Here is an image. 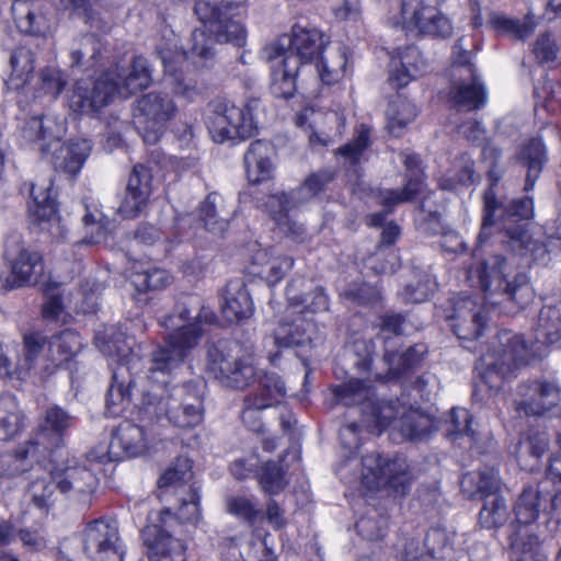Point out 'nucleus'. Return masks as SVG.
<instances>
[{"mask_svg":"<svg viewBox=\"0 0 561 561\" xmlns=\"http://www.w3.org/2000/svg\"><path fill=\"white\" fill-rule=\"evenodd\" d=\"M216 321V314L203 305L198 296H186L178 301L173 313L163 317L160 324L170 332L164 345L151 354L149 378L156 373L169 375L178 368L195 348L205 330L204 324Z\"/></svg>","mask_w":561,"mask_h":561,"instance_id":"1","label":"nucleus"},{"mask_svg":"<svg viewBox=\"0 0 561 561\" xmlns=\"http://www.w3.org/2000/svg\"><path fill=\"white\" fill-rule=\"evenodd\" d=\"M131 340L113 328L95 336L100 351L113 358L112 383L106 394V412L111 416L121 415L129 405L134 374L140 367V358L131 350Z\"/></svg>","mask_w":561,"mask_h":561,"instance_id":"2","label":"nucleus"},{"mask_svg":"<svg viewBox=\"0 0 561 561\" xmlns=\"http://www.w3.org/2000/svg\"><path fill=\"white\" fill-rule=\"evenodd\" d=\"M336 400L344 405L359 404L363 417L359 424L352 422L342 427L340 436L346 440L348 436H355L362 427L371 434H380L381 431L398 421L407 411L398 401H383L375 399L374 390L362 380L355 379L332 388Z\"/></svg>","mask_w":561,"mask_h":561,"instance_id":"3","label":"nucleus"},{"mask_svg":"<svg viewBox=\"0 0 561 561\" xmlns=\"http://www.w3.org/2000/svg\"><path fill=\"white\" fill-rule=\"evenodd\" d=\"M535 355L531 346H528L524 337L511 331H503L497 335L493 350L483 354L479 367L483 369L481 381L476 386L474 396L482 387L489 390H497L502 379L514 369L525 365Z\"/></svg>","mask_w":561,"mask_h":561,"instance_id":"4","label":"nucleus"},{"mask_svg":"<svg viewBox=\"0 0 561 561\" xmlns=\"http://www.w3.org/2000/svg\"><path fill=\"white\" fill-rule=\"evenodd\" d=\"M506 260L500 255L484 261L478 270L479 284L484 299L491 305L504 300L524 307L534 298L533 288L526 274L519 273L513 282L506 279Z\"/></svg>","mask_w":561,"mask_h":561,"instance_id":"5","label":"nucleus"},{"mask_svg":"<svg viewBox=\"0 0 561 561\" xmlns=\"http://www.w3.org/2000/svg\"><path fill=\"white\" fill-rule=\"evenodd\" d=\"M394 24L405 32L437 38L449 37L454 31L450 19L431 0H401Z\"/></svg>","mask_w":561,"mask_h":561,"instance_id":"6","label":"nucleus"},{"mask_svg":"<svg viewBox=\"0 0 561 561\" xmlns=\"http://www.w3.org/2000/svg\"><path fill=\"white\" fill-rule=\"evenodd\" d=\"M208 369L222 386L236 390L253 385L261 371L252 355L233 354L232 350L220 345L209 348Z\"/></svg>","mask_w":561,"mask_h":561,"instance_id":"7","label":"nucleus"},{"mask_svg":"<svg viewBox=\"0 0 561 561\" xmlns=\"http://www.w3.org/2000/svg\"><path fill=\"white\" fill-rule=\"evenodd\" d=\"M259 106L257 99L250 100L243 107L230 102L218 103L209 122V131L215 141L251 137L256 129L253 112Z\"/></svg>","mask_w":561,"mask_h":561,"instance_id":"8","label":"nucleus"},{"mask_svg":"<svg viewBox=\"0 0 561 561\" xmlns=\"http://www.w3.org/2000/svg\"><path fill=\"white\" fill-rule=\"evenodd\" d=\"M362 463V483L370 491L389 488L404 494L412 481L410 467L402 457L385 460L371 453L363 457Z\"/></svg>","mask_w":561,"mask_h":561,"instance_id":"9","label":"nucleus"},{"mask_svg":"<svg viewBox=\"0 0 561 561\" xmlns=\"http://www.w3.org/2000/svg\"><path fill=\"white\" fill-rule=\"evenodd\" d=\"M554 511L561 503V474L549 470L537 486H527L519 495L515 505V516L518 526L526 527L534 523L541 511Z\"/></svg>","mask_w":561,"mask_h":561,"instance_id":"10","label":"nucleus"},{"mask_svg":"<svg viewBox=\"0 0 561 561\" xmlns=\"http://www.w3.org/2000/svg\"><path fill=\"white\" fill-rule=\"evenodd\" d=\"M176 105L165 93L149 92L137 100L135 117L144 141L157 144L165 124L174 117Z\"/></svg>","mask_w":561,"mask_h":561,"instance_id":"11","label":"nucleus"},{"mask_svg":"<svg viewBox=\"0 0 561 561\" xmlns=\"http://www.w3.org/2000/svg\"><path fill=\"white\" fill-rule=\"evenodd\" d=\"M173 516L170 508L159 512L156 522L142 530L150 561H185L186 546L172 533Z\"/></svg>","mask_w":561,"mask_h":561,"instance_id":"12","label":"nucleus"},{"mask_svg":"<svg viewBox=\"0 0 561 561\" xmlns=\"http://www.w3.org/2000/svg\"><path fill=\"white\" fill-rule=\"evenodd\" d=\"M323 47V35L318 30H307L295 25L291 37L283 36L277 42L266 45L262 54L267 61L284 56H294L297 58L299 66L318 59Z\"/></svg>","mask_w":561,"mask_h":561,"instance_id":"13","label":"nucleus"},{"mask_svg":"<svg viewBox=\"0 0 561 561\" xmlns=\"http://www.w3.org/2000/svg\"><path fill=\"white\" fill-rule=\"evenodd\" d=\"M313 197L309 186L302 182L290 193L278 192L268 195L264 207L280 233L294 240H302L306 234L305 227L295 221L288 213L291 208L308 203Z\"/></svg>","mask_w":561,"mask_h":561,"instance_id":"14","label":"nucleus"},{"mask_svg":"<svg viewBox=\"0 0 561 561\" xmlns=\"http://www.w3.org/2000/svg\"><path fill=\"white\" fill-rule=\"evenodd\" d=\"M157 54L164 67V82L175 95L192 101L202 93V85L192 75L184 71L187 55L178 48L175 41L158 45Z\"/></svg>","mask_w":561,"mask_h":561,"instance_id":"15","label":"nucleus"},{"mask_svg":"<svg viewBox=\"0 0 561 561\" xmlns=\"http://www.w3.org/2000/svg\"><path fill=\"white\" fill-rule=\"evenodd\" d=\"M454 75H458L459 80L453 82L448 94L449 102L465 111H473L483 106L486 102V94L474 73V67L470 62L467 51L460 53L455 58Z\"/></svg>","mask_w":561,"mask_h":561,"instance_id":"16","label":"nucleus"},{"mask_svg":"<svg viewBox=\"0 0 561 561\" xmlns=\"http://www.w3.org/2000/svg\"><path fill=\"white\" fill-rule=\"evenodd\" d=\"M83 549L92 561H122L117 526L103 518L89 523L83 533Z\"/></svg>","mask_w":561,"mask_h":561,"instance_id":"17","label":"nucleus"},{"mask_svg":"<svg viewBox=\"0 0 561 561\" xmlns=\"http://www.w3.org/2000/svg\"><path fill=\"white\" fill-rule=\"evenodd\" d=\"M117 83L103 75L95 81L79 80L70 95L69 107L78 114H92L106 106L116 94Z\"/></svg>","mask_w":561,"mask_h":561,"instance_id":"18","label":"nucleus"},{"mask_svg":"<svg viewBox=\"0 0 561 561\" xmlns=\"http://www.w3.org/2000/svg\"><path fill=\"white\" fill-rule=\"evenodd\" d=\"M516 410L528 416H542L561 407V387L554 380L537 379L519 387Z\"/></svg>","mask_w":561,"mask_h":561,"instance_id":"19","label":"nucleus"},{"mask_svg":"<svg viewBox=\"0 0 561 561\" xmlns=\"http://www.w3.org/2000/svg\"><path fill=\"white\" fill-rule=\"evenodd\" d=\"M446 319L459 339L474 340L484 329L485 307L471 297H457L453 299L451 309Z\"/></svg>","mask_w":561,"mask_h":561,"instance_id":"20","label":"nucleus"},{"mask_svg":"<svg viewBox=\"0 0 561 561\" xmlns=\"http://www.w3.org/2000/svg\"><path fill=\"white\" fill-rule=\"evenodd\" d=\"M151 442V434L141 425L129 421L122 422L112 435L106 458L117 461L144 455Z\"/></svg>","mask_w":561,"mask_h":561,"instance_id":"21","label":"nucleus"},{"mask_svg":"<svg viewBox=\"0 0 561 561\" xmlns=\"http://www.w3.org/2000/svg\"><path fill=\"white\" fill-rule=\"evenodd\" d=\"M50 479L61 493L78 500H84L91 495L99 483L93 470L78 462L55 468L50 472Z\"/></svg>","mask_w":561,"mask_h":561,"instance_id":"22","label":"nucleus"},{"mask_svg":"<svg viewBox=\"0 0 561 561\" xmlns=\"http://www.w3.org/2000/svg\"><path fill=\"white\" fill-rule=\"evenodd\" d=\"M51 187V179H42L31 185L32 204L30 205V211L36 220L47 224L45 229L53 237L65 238L66 229L57 214Z\"/></svg>","mask_w":561,"mask_h":561,"instance_id":"23","label":"nucleus"},{"mask_svg":"<svg viewBox=\"0 0 561 561\" xmlns=\"http://www.w3.org/2000/svg\"><path fill=\"white\" fill-rule=\"evenodd\" d=\"M75 417L58 405L49 407L38 425V431L32 439L43 454L51 451L65 443V436L73 425Z\"/></svg>","mask_w":561,"mask_h":561,"instance_id":"24","label":"nucleus"},{"mask_svg":"<svg viewBox=\"0 0 561 561\" xmlns=\"http://www.w3.org/2000/svg\"><path fill=\"white\" fill-rule=\"evenodd\" d=\"M427 68V62L417 47L398 48L391 57L388 81L394 89H401L425 73Z\"/></svg>","mask_w":561,"mask_h":561,"instance_id":"25","label":"nucleus"},{"mask_svg":"<svg viewBox=\"0 0 561 561\" xmlns=\"http://www.w3.org/2000/svg\"><path fill=\"white\" fill-rule=\"evenodd\" d=\"M276 150L266 140L252 141L243 157L247 179L252 184H260L273 178Z\"/></svg>","mask_w":561,"mask_h":561,"instance_id":"26","label":"nucleus"},{"mask_svg":"<svg viewBox=\"0 0 561 561\" xmlns=\"http://www.w3.org/2000/svg\"><path fill=\"white\" fill-rule=\"evenodd\" d=\"M4 256L10 262L14 276L12 286L30 284L43 271L41 255L37 252H30L22 248L18 237L7 241Z\"/></svg>","mask_w":561,"mask_h":561,"instance_id":"27","label":"nucleus"},{"mask_svg":"<svg viewBox=\"0 0 561 561\" xmlns=\"http://www.w3.org/2000/svg\"><path fill=\"white\" fill-rule=\"evenodd\" d=\"M105 75H110V79L117 83L116 93L124 98L147 88L151 81L148 61L141 56L135 57L128 69L116 66Z\"/></svg>","mask_w":561,"mask_h":561,"instance_id":"28","label":"nucleus"},{"mask_svg":"<svg viewBox=\"0 0 561 561\" xmlns=\"http://www.w3.org/2000/svg\"><path fill=\"white\" fill-rule=\"evenodd\" d=\"M294 265V259L275 249L259 250L253 256V273L270 286L280 282Z\"/></svg>","mask_w":561,"mask_h":561,"instance_id":"29","label":"nucleus"},{"mask_svg":"<svg viewBox=\"0 0 561 561\" xmlns=\"http://www.w3.org/2000/svg\"><path fill=\"white\" fill-rule=\"evenodd\" d=\"M221 312L229 322L248 319L253 313V302L241 279L230 280L224 291Z\"/></svg>","mask_w":561,"mask_h":561,"instance_id":"30","label":"nucleus"},{"mask_svg":"<svg viewBox=\"0 0 561 561\" xmlns=\"http://www.w3.org/2000/svg\"><path fill=\"white\" fill-rule=\"evenodd\" d=\"M44 456L32 440L19 446L14 451L0 453V476L13 478L31 470Z\"/></svg>","mask_w":561,"mask_h":561,"instance_id":"31","label":"nucleus"},{"mask_svg":"<svg viewBox=\"0 0 561 561\" xmlns=\"http://www.w3.org/2000/svg\"><path fill=\"white\" fill-rule=\"evenodd\" d=\"M255 381L256 389L247 394L250 404L267 409L279 404L285 399L286 387L277 374L261 370Z\"/></svg>","mask_w":561,"mask_h":561,"instance_id":"32","label":"nucleus"},{"mask_svg":"<svg viewBox=\"0 0 561 561\" xmlns=\"http://www.w3.org/2000/svg\"><path fill=\"white\" fill-rule=\"evenodd\" d=\"M508 539L512 561H547L538 535L527 527L517 526Z\"/></svg>","mask_w":561,"mask_h":561,"instance_id":"33","label":"nucleus"},{"mask_svg":"<svg viewBox=\"0 0 561 561\" xmlns=\"http://www.w3.org/2000/svg\"><path fill=\"white\" fill-rule=\"evenodd\" d=\"M488 23L501 35L508 36L514 41H525L535 32L538 19L530 12L523 20L511 18L502 12H491Z\"/></svg>","mask_w":561,"mask_h":561,"instance_id":"34","label":"nucleus"},{"mask_svg":"<svg viewBox=\"0 0 561 561\" xmlns=\"http://www.w3.org/2000/svg\"><path fill=\"white\" fill-rule=\"evenodd\" d=\"M274 61L271 91L276 98L289 99L296 92L298 60L294 56H284Z\"/></svg>","mask_w":561,"mask_h":561,"instance_id":"35","label":"nucleus"},{"mask_svg":"<svg viewBox=\"0 0 561 561\" xmlns=\"http://www.w3.org/2000/svg\"><path fill=\"white\" fill-rule=\"evenodd\" d=\"M91 145L85 139L60 145L55 149L53 164L70 175H76L89 157Z\"/></svg>","mask_w":561,"mask_h":561,"instance_id":"36","label":"nucleus"},{"mask_svg":"<svg viewBox=\"0 0 561 561\" xmlns=\"http://www.w3.org/2000/svg\"><path fill=\"white\" fill-rule=\"evenodd\" d=\"M502 243L519 255L529 254L535 261L543 260L548 253L546 245L534 240L522 226H505Z\"/></svg>","mask_w":561,"mask_h":561,"instance_id":"37","label":"nucleus"},{"mask_svg":"<svg viewBox=\"0 0 561 561\" xmlns=\"http://www.w3.org/2000/svg\"><path fill=\"white\" fill-rule=\"evenodd\" d=\"M286 295L289 302V308L293 309V313L296 312L295 309L301 307L298 312L301 314V318L306 320V322L309 321L311 323L309 316L324 312L329 309V299L321 288H316L305 296H300L298 294L296 283L293 282L287 286Z\"/></svg>","mask_w":561,"mask_h":561,"instance_id":"38","label":"nucleus"},{"mask_svg":"<svg viewBox=\"0 0 561 561\" xmlns=\"http://www.w3.org/2000/svg\"><path fill=\"white\" fill-rule=\"evenodd\" d=\"M517 159L523 167L527 168L525 190L529 191L534 187L546 162V151L541 140L533 138L522 146Z\"/></svg>","mask_w":561,"mask_h":561,"instance_id":"39","label":"nucleus"},{"mask_svg":"<svg viewBox=\"0 0 561 561\" xmlns=\"http://www.w3.org/2000/svg\"><path fill=\"white\" fill-rule=\"evenodd\" d=\"M478 515V525L488 530L503 527L510 519L511 512L506 500L502 495L484 497Z\"/></svg>","mask_w":561,"mask_h":561,"instance_id":"40","label":"nucleus"},{"mask_svg":"<svg viewBox=\"0 0 561 561\" xmlns=\"http://www.w3.org/2000/svg\"><path fill=\"white\" fill-rule=\"evenodd\" d=\"M11 11L15 25L21 33L44 35L49 28L46 18L32 10L25 0L14 1Z\"/></svg>","mask_w":561,"mask_h":561,"instance_id":"41","label":"nucleus"},{"mask_svg":"<svg viewBox=\"0 0 561 561\" xmlns=\"http://www.w3.org/2000/svg\"><path fill=\"white\" fill-rule=\"evenodd\" d=\"M425 354V347L423 345H415L409 347L404 353L397 354L390 351L388 346L385 350L383 360L388 366V373L385 379L392 380L399 378L408 369L413 368L417 365Z\"/></svg>","mask_w":561,"mask_h":561,"instance_id":"42","label":"nucleus"},{"mask_svg":"<svg viewBox=\"0 0 561 561\" xmlns=\"http://www.w3.org/2000/svg\"><path fill=\"white\" fill-rule=\"evenodd\" d=\"M312 323L301 317L296 318L293 322H282L275 330L274 340L278 346L295 347L310 343L311 339L308 331Z\"/></svg>","mask_w":561,"mask_h":561,"instance_id":"43","label":"nucleus"},{"mask_svg":"<svg viewBox=\"0 0 561 561\" xmlns=\"http://www.w3.org/2000/svg\"><path fill=\"white\" fill-rule=\"evenodd\" d=\"M416 115V106L411 101L401 95L396 96L390 101L386 112L389 131L397 137L400 136L402 130L414 121Z\"/></svg>","mask_w":561,"mask_h":561,"instance_id":"44","label":"nucleus"},{"mask_svg":"<svg viewBox=\"0 0 561 561\" xmlns=\"http://www.w3.org/2000/svg\"><path fill=\"white\" fill-rule=\"evenodd\" d=\"M206 382L202 378L186 381L172 388L171 392L164 398V401L175 403V408L188 405L193 410L204 408V394Z\"/></svg>","mask_w":561,"mask_h":561,"instance_id":"45","label":"nucleus"},{"mask_svg":"<svg viewBox=\"0 0 561 561\" xmlns=\"http://www.w3.org/2000/svg\"><path fill=\"white\" fill-rule=\"evenodd\" d=\"M224 203L219 194L210 193L201 206V219L213 233H221L228 227V213L224 209Z\"/></svg>","mask_w":561,"mask_h":561,"instance_id":"46","label":"nucleus"},{"mask_svg":"<svg viewBox=\"0 0 561 561\" xmlns=\"http://www.w3.org/2000/svg\"><path fill=\"white\" fill-rule=\"evenodd\" d=\"M80 336L70 330L62 331L48 342V358L58 366L72 358L80 350Z\"/></svg>","mask_w":561,"mask_h":561,"instance_id":"47","label":"nucleus"},{"mask_svg":"<svg viewBox=\"0 0 561 561\" xmlns=\"http://www.w3.org/2000/svg\"><path fill=\"white\" fill-rule=\"evenodd\" d=\"M23 415L14 397H0V439L14 437L22 428Z\"/></svg>","mask_w":561,"mask_h":561,"instance_id":"48","label":"nucleus"},{"mask_svg":"<svg viewBox=\"0 0 561 561\" xmlns=\"http://www.w3.org/2000/svg\"><path fill=\"white\" fill-rule=\"evenodd\" d=\"M209 32L218 44L243 46L247 42V30L243 24L228 15L221 16L209 24Z\"/></svg>","mask_w":561,"mask_h":561,"instance_id":"49","label":"nucleus"},{"mask_svg":"<svg viewBox=\"0 0 561 561\" xmlns=\"http://www.w3.org/2000/svg\"><path fill=\"white\" fill-rule=\"evenodd\" d=\"M463 485L469 484L474 488V493L479 494L481 500L491 495H501V479L494 468H484L478 472H471L463 477Z\"/></svg>","mask_w":561,"mask_h":561,"instance_id":"50","label":"nucleus"},{"mask_svg":"<svg viewBox=\"0 0 561 561\" xmlns=\"http://www.w3.org/2000/svg\"><path fill=\"white\" fill-rule=\"evenodd\" d=\"M536 339L541 344H552L561 339V312L556 308L541 309L536 328Z\"/></svg>","mask_w":561,"mask_h":561,"instance_id":"51","label":"nucleus"},{"mask_svg":"<svg viewBox=\"0 0 561 561\" xmlns=\"http://www.w3.org/2000/svg\"><path fill=\"white\" fill-rule=\"evenodd\" d=\"M159 410L164 412L167 417L175 426L187 428L198 425L203 421L204 408L192 409L188 405L175 408L174 402L160 400Z\"/></svg>","mask_w":561,"mask_h":561,"instance_id":"52","label":"nucleus"},{"mask_svg":"<svg viewBox=\"0 0 561 561\" xmlns=\"http://www.w3.org/2000/svg\"><path fill=\"white\" fill-rule=\"evenodd\" d=\"M245 0H196L194 11L198 19L211 24L221 16L228 15Z\"/></svg>","mask_w":561,"mask_h":561,"instance_id":"53","label":"nucleus"},{"mask_svg":"<svg viewBox=\"0 0 561 561\" xmlns=\"http://www.w3.org/2000/svg\"><path fill=\"white\" fill-rule=\"evenodd\" d=\"M64 134V126L61 123H56L50 117H33L25 129V137L31 140L51 139L55 142H59L60 137Z\"/></svg>","mask_w":561,"mask_h":561,"instance_id":"54","label":"nucleus"},{"mask_svg":"<svg viewBox=\"0 0 561 561\" xmlns=\"http://www.w3.org/2000/svg\"><path fill=\"white\" fill-rule=\"evenodd\" d=\"M431 421L416 410L407 409L398 421V428L408 439H419L428 433Z\"/></svg>","mask_w":561,"mask_h":561,"instance_id":"55","label":"nucleus"},{"mask_svg":"<svg viewBox=\"0 0 561 561\" xmlns=\"http://www.w3.org/2000/svg\"><path fill=\"white\" fill-rule=\"evenodd\" d=\"M171 282L169 273L161 268H150L136 272L131 276V284L138 293L158 290L167 287Z\"/></svg>","mask_w":561,"mask_h":561,"instance_id":"56","label":"nucleus"},{"mask_svg":"<svg viewBox=\"0 0 561 561\" xmlns=\"http://www.w3.org/2000/svg\"><path fill=\"white\" fill-rule=\"evenodd\" d=\"M370 145V128L364 124L356 128L355 137L348 144L339 148L337 153L347 162L356 163L359 161L363 152Z\"/></svg>","mask_w":561,"mask_h":561,"instance_id":"57","label":"nucleus"},{"mask_svg":"<svg viewBox=\"0 0 561 561\" xmlns=\"http://www.w3.org/2000/svg\"><path fill=\"white\" fill-rule=\"evenodd\" d=\"M422 186L420 175H411L402 191L386 190L380 192V203L386 207H393L408 202L422 191Z\"/></svg>","mask_w":561,"mask_h":561,"instance_id":"58","label":"nucleus"},{"mask_svg":"<svg viewBox=\"0 0 561 561\" xmlns=\"http://www.w3.org/2000/svg\"><path fill=\"white\" fill-rule=\"evenodd\" d=\"M198 502L199 496L196 490L190 489L187 497L181 500L176 511H171L173 516L172 528L178 524H196L201 518Z\"/></svg>","mask_w":561,"mask_h":561,"instance_id":"59","label":"nucleus"},{"mask_svg":"<svg viewBox=\"0 0 561 561\" xmlns=\"http://www.w3.org/2000/svg\"><path fill=\"white\" fill-rule=\"evenodd\" d=\"M259 482L263 491L268 494L279 493L286 485L285 472L273 461H267L259 473Z\"/></svg>","mask_w":561,"mask_h":561,"instance_id":"60","label":"nucleus"},{"mask_svg":"<svg viewBox=\"0 0 561 561\" xmlns=\"http://www.w3.org/2000/svg\"><path fill=\"white\" fill-rule=\"evenodd\" d=\"M192 479V463L187 458H178L172 467H170L159 479V488L178 485Z\"/></svg>","mask_w":561,"mask_h":561,"instance_id":"61","label":"nucleus"},{"mask_svg":"<svg viewBox=\"0 0 561 561\" xmlns=\"http://www.w3.org/2000/svg\"><path fill=\"white\" fill-rule=\"evenodd\" d=\"M191 53L193 55L204 59L214 57L216 41L209 32V24L194 30L191 35Z\"/></svg>","mask_w":561,"mask_h":561,"instance_id":"62","label":"nucleus"},{"mask_svg":"<svg viewBox=\"0 0 561 561\" xmlns=\"http://www.w3.org/2000/svg\"><path fill=\"white\" fill-rule=\"evenodd\" d=\"M126 190L139 193L140 196L145 195L150 197L153 190L151 170L144 164L135 165L128 179Z\"/></svg>","mask_w":561,"mask_h":561,"instance_id":"63","label":"nucleus"},{"mask_svg":"<svg viewBox=\"0 0 561 561\" xmlns=\"http://www.w3.org/2000/svg\"><path fill=\"white\" fill-rule=\"evenodd\" d=\"M436 287V282L430 275H424L416 284L407 285L402 296L407 301L413 304L423 302L430 298Z\"/></svg>","mask_w":561,"mask_h":561,"instance_id":"64","label":"nucleus"}]
</instances>
